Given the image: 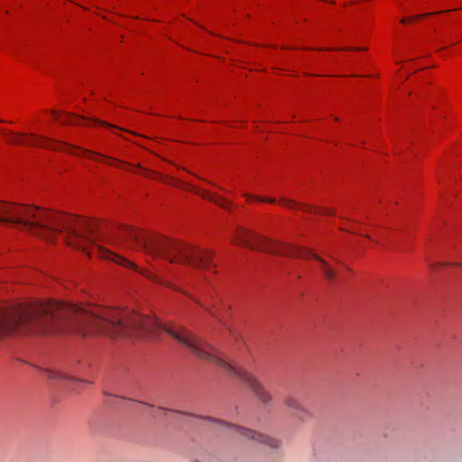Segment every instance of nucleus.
Instances as JSON below:
<instances>
[{
  "mask_svg": "<svg viewBox=\"0 0 462 462\" xmlns=\"http://www.w3.org/2000/svg\"><path fill=\"white\" fill-rule=\"evenodd\" d=\"M162 331L168 333L199 358L215 364L229 375L240 379L263 403L272 401L271 394L257 377L223 359L215 346L182 326H165L152 318L117 309L95 307L87 310L74 305V333L83 337L92 335L112 338L131 336L156 337Z\"/></svg>",
  "mask_w": 462,
  "mask_h": 462,
  "instance_id": "obj_1",
  "label": "nucleus"
},
{
  "mask_svg": "<svg viewBox=\"0 0 462 462\" xmlns=\"http://www.w3.org/2000/svg\"><path fill=\"white\" fill-rule=\"evenodd\" d=\"M0 224L18 226L33 236L51 241L56 234L64 233L67 244L82 250L89 257L111 260L126 268L144 273L134 263L96 245L99 239L98 225L73 216L59 214L33 205L0 200Z\"/></svg>",
  "mask_w": 462,
  "mask_h": 462,
  "instance_id": "obj_2",
  "label": "nucleus"
},
{
  "mask_svg": "<svg viewBox=\"0 0 462 462\" xmlns=\"http://www.w3.org/2000/svg\"><path fill=\"white\" fill-rule=\"evenodd\" d=\"M120 236L127 243H134L152 258H162L170 263H185L198 270L211 268L212 253L158 235H149L125 226Z\"/></svg>",
  "mask_w": 462,
  "mask_h": 462,
  "instance_id": "obj_3",
  "label": "nucleus"
},
{
  "mask_svg": "<svg viewBox=\"0 0 462 462\" xmlns=\"http://www.w3.org/2000/svg\"><path fill=\"white\" fill-rule=\"evenodd\" d=\"M234 243L245 245L251 249L267 252L273 254L314 259L319 263L320 272L327 281L332 282L337 279L336 271L328 264V263L309 248L282 244L244 228L237 229L234 237Z\"/></svg>",
  "mask_w": 462,
  "mask_h": 462,
  "instance_id": "obj_4",
  "label": "nucleus"
},
{
  "mask_svg": "<svg viewBox=\"0 0 462 462\" xmlns=\"http://www.w3.org/2000/svg\"><path fill=\"white\" fill-rule=\"evenodd\" d=\"M209 421H212L217 425V427L234 437H237L245 441H252L253 443L263 444L267 447L277 448L281 446V441L264 435L263 433L254 431L250 429L243 428L235 424H231L223 420H216L213 418H208Z\"/></svg>",
  "mask_w": 462,
  "mask_h": 462,
  "instance_id": "obj_5",
  "label": "nucleus"
},
{
  "mask_svg": "<svg viewBox=\"0 0 462 462\" xmlns=\"http://www.w3.org/2000/svg\"><path fill=\"white\" fill-rule=\"evenodd\" d=\"M11 137L8 139L9 143L13 144H20V145H31V146H38V147H45L51 148L54 150H59L61 147L66 148L69 152H73L72 150H79L83 152L84 153L89 152L88 151L82 150L81 148H76L69 146L68 144L60 143L46 138L37 137L33 134H30V139H25V135L21 133H11Z\"/></svg>",
  "mask_w": 462,
  "mask_h": 462,
  "instance_id": "obj_6",
  "label": "nucleus"
},
{
  "mask_svg": "<svg viewBox=\"0 0 462 462\" xmlns=\"http://www.w3.org/2000/svg\"><path fill=\"white\" fill-rule=\"evenodd\" d=\"M284 403L298 419L301 420L309 419V411L304 407V405L297 397L289 395L285 398Z\"/></svg>",
  "mask_w": 462,
  "mask_h": 462,
  "instance_id": "obj_7",
  "label": "nucleus"
},
{
  "mask_svg": "<svg viewBox=\"0 0 462 462\" xmlns=\"http://www.w3.org/2000/svg\"><path fill=\"white\" fill-rule=\"evenodd\" d=\"M280 204L283 205L284 207L286 208H299L302 211H310V209H314V212L315 213H318V214H324V215H334L335 212L333 209H330V208H313L310 205H305V204H300V203H297L293 200H291V199H288L286 198H282L280 200H279Z\"/></svg>",
  "mask_w": 462,
  "mask_h": 462,
  "instance_id": "obj_8",
  "label": "nucleus"
},
{
  "mask_svg": "<svg viewBox=\"0 0 462 462\" xmlns=\"http://www.w3.org/2000/svg\"><path fill=\"white\" fill-rule=\"evenodd\" d=\"M195 192L197 194H199L200 197H202L203 199H206L222 207L223 208H228L229 203L224 198L220 197L217 193H213V192H210L208 190H204V189H198V190H195Z\"/></svg>",
  "mask_w": 462,
  "mask_h": 462,
  "instance_id": "obj_9",
  "label": "nucleus"
},
{
  "mask_svg": "<svg viewBox=\"0 0 462 462\" xmlns=\"http://www.w3.org/2000/svg\"><path fill=\"white\" fill-rule=\"evenodd\" d=\"M190 299L198 305H199L202 309H204L207 312H208L212 317L219 319L217 312L215 310L217 298L215 299L213 295H210L208 296V300L207 299L206 303H203L201 300L192 296H190Z\"/></svg>",
  "mask_w": 462,
  "mask_h": 462,
  "instance_id": "obj_10",
  "label": "nucleus"
},
{
  "mask_svg": "<svg viewBox=\"0 0 462 462\" xmlns=\"http://www.w3.org/2000/svg\"><path fill=\"white\" fill-rule=\"evenodd\" d=\"M54 116V118L58 121H60L63 125H79L80 121L85 120L86 118L83 116H60L58 112L52 113Z\"/></svg>",
  "mask_w": 462,
  "mask_h": 462,
  "instance_id": "obj_11",
  "label": "nucleus"
},
{
  "mask_svg": "<svg viewBox=\"0 0 462 462\" xmlns=\"http://www.w3.org/2000/svg\"><path fill=\"white\" fill-rule=\"evenodd\" d=\"M43 373L50 379H60V380L69 379V377L66 374H64L60 371H57V370L45 369V370H43Z\"/></svg>",
  "mask_w": 462,
  "mask_h": 462,
  "instance_id": "obj_12",
  "label": "nucleus"
},
{
  "mask_svg": "<svg viewBox=\"0 0 462 462\" xmlns=\"http://www.w3.org/2000/svg\"><path fill=\"white\" fill-rule=\"evenodd\" d=\"M440 13L441 12H436V13L419 14V15H415V16H412V17H410V18H402L401 20V23H406L411 22V21H414V20H417V19H420V18H422V17H426V16H429V15H431V14H440Z\"/></svg>",
  "mask_w": 462,
  "mask_h": 462,
  "instance_id": "obj_13",
  "label": "nucleus"
},
{
  "mask_svg": "<svg viewBox=\"0 0 462 462\" xmlns=\"http://www.w3.org/2000/svg\"><path fill=\"white\" fill-rule=\"evenodd\" d=\"M245 196L247 198H253L254 199H255L257 201H261V202L275 203V201H276L274 199H267V198L259 197V196H249V195H245Z\"/></svg>",
  "mask_w": 462,
  "mask_h": 462,
  "instance_id": "obj_14",
  "label": "nucleus"
},
{
  "mask_svg": "<svg viewBox=\"0 0 462 462\" xmlns=\"http://www.w3.org/2000/svg\"><path fill=\"white\" fill-rule=\"evenodd\" d=\"M94 121L103 126H106V127H110V128H116L115 125L108 124L106 122H104V121H100V120H94Z\"/></svg>",
  "mask_w": 462,
  "mask_h": 462,
  "instance_id": "obj_15",
  "label": "nucleus"
},
{
  "mask_svg": "<svg viewBox=\"0 0 462 462\" xmlns=\"http://www.w3.org/2000/svg\"><path fill=\"white\" fill-rule=\"evenodd\" d=\"M447 263H430V268L432 270V271H436L439 267L442 266V265H446Z\"/></svg>",
  "mask_w": 462,
  "mask_h": 462,
  "instance_id": "obj_16",
  "label": "nucleus"
},
{
  "mask_svg": "<svg viewBox=\"0 0 462 462\" xmlns=\"http://www.w3.org/2000/svg\"><path fill=\"white\" fill-rule=\"evenodd\" d=\"M159 410L161 411H172L171 410H168L166 408H163V407H158ZM174 412H179L178 411H173Z\"/></svg>",
  "mask_w": 462,
  "mask_h": 462,
  "instance_id": "obj_17",
  "label": "nucleus"
},
{
  "mask_svg": "<svg viewBox=\"0 0 462 462\" xmlns=\"http://www.w3.org/2000/svg\"><path fill=\"white\" fill-rule=\"evenodd\" d=\"M345 50H348V48H346ZM349 50L356 51V50H359V49L358 48H349ZM363 50L365 51V49L364 48Z\"/></svg>",
  "mask_w": 462,
  "mask_h": 462,
  "instance_id": "obj_18",
  "label": "nucleus"
},
{
  "mask_svg": "<svg viewBox=\"0 0 462 462\" xmlns=\"http://www.w3.org/2000/svg\"><path fill=\"white\" fill-rule=\"evenodd\" d=\"M208 182L209 184H211L212 186H216V187H217L215 183H212V182H209V181H208Z\"/></svg>",
  "mask_w": 462,
  "mask_h": 462,
  "instance_id": "obj_19",
  "label": "nucleus"
},
{
  "mask_svg": "<svg viewBox=\"0 0 462 462\" xmlns=\"http://www.w3.org/2000/svg\"><path fill=\"white\" fill-rule=\"evenodd\" d=\"M189 283L192 286V288H195V284L194 283H192V282H189Z\"/></svg>",
  "mask_w": 462,
  "mask_h": 462,
  "instance_id": "obj_20",
  "label": "nucleus"
}]
</instances>
